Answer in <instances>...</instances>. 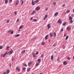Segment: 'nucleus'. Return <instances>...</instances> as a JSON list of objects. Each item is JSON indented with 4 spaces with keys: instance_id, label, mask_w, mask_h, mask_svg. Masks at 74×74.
Segmentation results:
<instances>
[{
    "instance_id": "nucleus-1",
    "label": "nucleus",
    "mask_w": 74,
    "mask_h": 74,
    "mask_svg": "<svg viewBox=\"0 0 74 74\" xmlns=\"http://www.w3.org/2000/svg\"><path fill=\"white\" fill-rule=\"evenodd\" d=\"M12 53H13V50H12L8 53V54L10 55H11Z\"/></svg>"
},
{
    "instance_id": "nucleus-2",
    "label": "nucleus",
    "mask_w": 74,
    "mask_h": 74,
    "mask_svg": "<svg viewBox=\"0 0 74 74\" xmlns=\"http://www.w3.org/2000/svg\"><path fill=\"white\" fill-rule=\"evenodd\" d=\"M58 22L60 24H62V22L61 21V19H59L58 21Z\"/></svg>"
},
{
    "instance_id": "nucleus-3",
    "label": "nucleus",
    "mask_w": 74,
    "mask_h": 74,
    "mask_svg": "<svg viewBox=\"0 0 74 74\" xmlns=\"http://www.w3.org/2000/svg\"><path fill=\"white\" fill-rule=\"evenodd\" d=\"M32 5H35L36 3V2H35V1H33V0H32Z\"/></svg>"
},
{
    "instance_id": "nucleus-4",
    "label": "nucleus",
    "mask_w": 74,
    "mask_h": 74,
    "mask_svg": "<svg viewBox=\"0 0 74 74\" xmlns=\"http://www.w3.org/2000/svg\"><path fill=\"white\" fill-rule=\"evenodd\" d=\"M49 36L50 37H53V34L52 32L50 33L49 34Z\"/></svg>"
},
{
    "instance_id": "nucleus-5",
    "label": "nucleus",
    "mask_w": 74,
    "mask_h": 74,
    "mask_svg": "<svg viewBox=\"0 0 74 74\" xmlns=\"http://www.w3.org/2000/svg\"><path fill=\"white\" fill-rule=\"evenodd\" d=\"M40 7H37L36 8H35V10L36 11H37V10H40Z\"/></svg>"
},
{
    "instance_id": "nucleus-6",
    "label": "nucleus",
    "mask_w": 74,
    "mask_h": 74,
    "mask_svg": "<svg viewBox=\"0 0 74 74\" xmlns=\"http://www.w3.org/2000/svg\"><path fill=\"white\" fill-rule=\"evenodd\" d=\"M66 30H68V31H69L70 30H71V27H67L66 28Z\"/></svg>"
},
{
    "instance_id": "nucleus-7",
    "label": "nucleus",
    "mask_w": 74,
    "mask_h": 74,
    "mask_svg": "<svg viewBox=\"0 0 74 74\" xmlns=\"http://www.w3.org/2000/svg\"><path fill=\"white\" fill-rule=\"evenodd\" d=\"M16 70L17 71H18L19 72L21 71L20 69H19V67H16Z\"/></svg>"
},
{
    "instance_id": "nucleus-8",
    "label": "nucleus",
    "mask_w": 74,
    "mask_h": 74,
    "mask_svg": "<svg viewBox=\"0 0 74 74\" xmlns=\"http://www.w3.org/2000/svg\"><path fill=\"white\" fill-rule=\"evenodd\" d=\"M32 63H33V62L31 61V62H28V66H30V65H31V64H32Z\"/></svg>"
},
{
    "instance_id": "nucleus-9",
    "label": "nucleus",
    "mask_w": 74,
    "mask_h": 74,
    "mask_svg": "<svg viewBox=\"0 0 74 74\" xmlns=\"http://www.w3.org/2000/svg\"><path fill=\"white\" fill-rule=\"evenodd\" d=\"M63 64L64 65H66V64H67V62H66V61H65L63 62Z\"/></svg>"
},
{
    "instance_id": "nucleus-10",
    "label": "nucleus",
    "mask_w": 74,
    "mask_h": 74,
    "mask_svg": "<svg viewBox=\"0 0 74 74\" xmlns=\"http://www.w3.org/2000/svg\"><path fill=\"white\" fill-rule=\"evenodd\" d=\"M25 52H26V50H24L21 52V53L23 54V53H25Z\"/></svg>"
},
{
    "instance_id": "nucleus-11",
    "label": "nucleus",
    "mask_w": 74,
    "mask_h": 74,
    "mask_svg": "<svg viewBox=\"0 0 74 74\" xmlns=\"http://www.w3.org/2000/svg\"><path fill=\"white\" fill-rule=\"evenodd\" d=\"M51 27V26H50V24H48L47 25V29H50Z\"/></svg>"
},
{
    "instance_id": "nucleus-12",
    "label": "nucleus",
    "mask_w": 74,
    "mask_h": 74,
    "mask_svg": "<svg viewBox=\"0 0 74 74\" xmlns=\"http://www.w3.org/2000/svg\"><path fill=\"white\" fill-rule=\"evenodd\" d=\"M58 14H59V13H58V12H56L54 14V16H57V15H58Z\"/></svg>"
},
{
    "instance_id": "nucleus-13",
    "label": "nucleus",
    "mask_w": 74,
    "mask_h": 74,
    "mask_svg": "<svg viewBox=\"0 0 74 74\" xmlns=\"http://www.w3.org/2000/svg\"><path fill=\"white\" fill-rule=\"evenodd\" d=\"M35 13H36V11L34 10L32 12L31 14H35Z\"/></svg>"
},
{
    "instance_id": "nucleus-14",
    "label": "nucleus",
    "mask_w": 74,
    "mask_h": 74,
    "mask_svg": "<svg viewBox=\"0 0 74 74\" xmlns=\"http://www.w3.org/2000/svg\"><path fill=\"white\" fill-rule=\"evenodd\" d=\"M53 35L54 37H56V32L54 33Z\"/></svg>"
},
{
    "instance_id": "nucleus-15",
    "label": "nucleus",
    "mask_w": 74,
    "mask_h": 74,
    "mask_svg": "<svg viewBox=\"0 0 74 74\" xmlns=\"http://www.w3.org/2000/svg\"><path fill=\"white\" fill-rule=\"evenodd\" d=\"M39 65H40V63H37L36 64L35 66L36 67H37V66H38Z\"/></svg>"
},
{
    "instance_id": "nucleus-16",
    "label": "nucleus",
    "mask_w": 74,
    "mask_h": 74,
    "mask_svg": "<svg viewBox=\"0 0 74 74\" xmlns=\"http://www.w3.org/2000/svg\"><path fill=\"white\" fill-rule=\"evenodd\" d=\"M69 21H71L73 20V18H72L71 16H70L69 17Z\"/></svg>"
},
{
    "instance_id": "nucleus-17",
    "label": "nucleus",
    "mask_w": 74,
    "mask_h": 74,
    "mask_svg": "<svg viewBox=\"0 0 74 74\" xmlns=\"http://www.w3.org/2000/svg\"><path fill=\"white\" fill-rule=\"evenodd\" d=\"M30 71V68H28L27 69V71L28 72H29V71Z\"/></svg>"
},
{
    "instance_id": "nucleus-18",
    "label": "nucleus",
    "mask_w": 74,
    "mask_h": 74,
    "mask_svg": "<svg viewBox=\"0 0 74 74\" xmlns=\"http://www.w3.org/2000/svg\"><path fill=\"white\" fill-rule=\"evenodd\" d=\"M41 59H38V63H40L41 62Z\"/></svg>"
},
{
    "instance_id": "nucleus-19",
    "label": "nucleus",
    "mask_w": 74,
    "mask_h": 74,
    "mask_svg": "<svg viewBox=\"0 0 74 74\" xmlns=\"http://www.w3.org/2000/svg\"><path fill=\"white\" fill-rule=\"evenodd\" d=\"M7 54V52H6L3 55V58L5 57V56Z\"/></svg>"
},
{
    "instance_id": "nucleus-20",
    "label": "nucleus",
    "mask_w": 74,
    "mask_h": 74,
    "mask_svg": "<svg viewBox=\"0 0 74 74\" xmlns=\"http://www.w3.org/2000/svg\"><path fill=\"white\" fill-rule=\"evenodd\" d=\"M20 2H22V3L21 4V5H23V4L24 1H23L22 0H21Z\"/></svg>"
},
{
    "instance_id": "nucleus-21",
    "label": "nucleus",
    "mask_w": 74,
    "mask_h": 74,
    "mask_svg": "<svg viewBox=\"0 0 74 74\" xmlns=\"http://www.w3.org/2000/svg\"><path fill=\"white\" fill-rule=\"evenodd\" d=\"M19 3V1L17 0L16 1V5H17V4H18V3Z\"/></svg>"
},
{
    "instance_id": "nucleus-22",
    "label": "nucleus",
    "mask_w": 74,
    "mask_h": 74,
    "mask_svg": "<svg viewBox=\"0 0 74 74\" xmlns=\"http://www.w3.org/2000/svg\"><path fill=\"white\" fill-rule=\"evenodd\" d=\"M35 2L36 4V3L39 2V0H36L35 1Z\"/></svg>"
},
{
    "instance_id": "nucleus-23",
    "label": "nucleus",
    "mask_w": 74,
    "mask_h": 74,
    "mask_svg": "<svg viewBox=\"0 0 74 74\" xmlns=\"http://www.w3.org/2000/svg\"><path fill=\"white\" fill-rule=\"evenodd\" d=\"M48 35H47L45 37V40H47V39L48 38Z\"/></svg>"
},
{
    "instance_id": "nucleus-24",
    "label": "nucleus",
    "mask_w": 74,
    "mask_h": 74,
    "mask_svg": "<svg viewBox=\"0 0 74 74\" xmlns=\"http://www.w3.org/2000/svg\"><path fill=\"white\" fill-rule=\"evenodd\" d=\"M20 36V34H18L17 35H16L15 36V37H19Z\"/></svg>"
},
{
    "instance_id": "nucleus-25",
    "label": "nucleus",
    "mask_w": 74,
    "mask_h": 74,
    "mask_svg": "<svg viewBox=\"0 0 74 74\" xmlns=\"http://www.w3.org/2000/svg\"><path fill=\"white\" fill-rule=\"evenodd\" d=\"M3 46L2 45L0 46V49H3Z\"/></svg>"
},
{
    "instance_id": "nucleus-26",
    "label": "nucleus",
    "mask_w": 74,
    "mask_h": 74,
    "mask_svg": "<svg viewBox=\"0 0 74 74\" xmlns=\"http://www.w3.org/2000/svg\"><path fill=\"white\" fill-rule=\"evenodd\" d=\"M66 22H65L63 23L62 25L64 26L66 25Z\"/></svg>"
},
{
    "instance_id": "nucleus-27",
    "label": "nucleus",
    "mask_w": 74,
    "mask_h": 74,
    "mask_svg": "<svg viewBox=\"0 0 74 74\" xmlns=\"http://www.w3.org/2000/svg\"><path fill=\"white\" fill-rule=\"evenodd\" d=\"M33 56L34 58H36V56L34 53H33Z\"/></svg>"
},
{
    "instance_id": "nucleus-28",
    "label": "nucleus",
    "mask_w": 74,
    "mask_h": 74,
    "mask_svg": "<svg viewBox=\"0 0 74 74\" xmlns=\"http://www.w3.org/2000/svg\"><path fill=\"white\" fill-rule=\"evenodd\" d=\"M10 48V46H7L6 47L7 50H9V48Z\"/></svg>"
},
{
    "instance_id": "nucleus-29",
    "label": "nucleus",
    "mask_w": 74,
    "mask_h": 74,
    "mask_svg": "<svg viewBox=\"0 0 74 74\" xmlns=\"http://www.w3.org/2000/svg\"><path fill=\"white\" fill-rule=\"evenodd\" d=\"M6 73H7V74H8L10 73V70H7Z\"/></svg>"
},
{
    "instance_id": "nucleus-30",
    "label": "nucleus",
    "mask_w": 74,
    "mask_h": 74,
    "mask_svg": "<svg viewBox=\"0 0 74 74\" xmlns=\"http://www.w3.org/2000/svg\"><path fill=\"white\" fill-rule=\"evenodd\" d=\"M12 1V0H9V3H11Z\"/></svg>"
},
{
    "instance_id": "nucleus-31",
    "label": "nucleus",
    "mask_w": 74,
    "mask_h": 74,
    "mask_svg": "<svg viewBox=\"0 0 74 74\" xmlns=\"http://www.w3.org/2000/svg\"><path fill=\"white\" fill-rule=\"evenodd\" d=\"M69 38V36H66L65 39L66 40H67Z\"/></svg>"
},
{
    "instance_id": "nucleus-32",
    "label": "nucleus",
    "mask_w": 74,
    "mask_h": 74,
    "mask_svg": "<svg viewBox=\"0 0 74 74\" xmlns=\"http://www.w3.org/2000/svg\"><path fill=\"white\" fill-rule=\"evenodd\" d=\"M53 55H52L51 57V60H53Z\"/></svg>"
},
{
    "instance_id": "nucleus-33",
    "label": "nucleus",
    "mask_w": 74,
    "mask_h": 74,
    "mask_svg": "<svg viewBox=\"0 0 74 74\" xmlns=\"http://www.w3.org/2000/svg\"><path fill=\"white\" fill-rule=\"evenodd\" d=\"M23 65L25 67H27V65L26 64H24Z\"/></svg>"
},
{
    "instance_id": "nucleus-34",
    "label": "nucleus",
    "mask_w": 74,
    "mask_h": 74,
    "mask_svg": "<svg viewBox=\"0 0 74 74\" xmlns=\"http://www.w3.org/2000/svg\"><path fill=\"white\" fill-rule=\"evenodd\" d=\"M62 48L63 49H65V46L64 45L62 46Z\"/></svg>"
},
{
    "instance_id": "nucleus-35",
    "label": "nucleus",
    "mask_w": 74,
    "mask_h": 74,
    "mask_svg": "<svg viewBox=\"0 0 74 74\" xmlns=\"http://www.w3.org/2000/svg\"><path fill=\"white\" fill-rule=\"evenodd\" d=\"M5 3H8V0H5Z\"/></svg>"
},
{
    "instance_id": "nucleus-36",
    "label": "nucleus",
    "mask_w": 74,
    "mask_h": 74,
    "mask_svg": "<svg viewBox=\"0 0 74 74\" xmlns=\"http://www.w3.org/2000/svg\"><path fill=\"white\" fill-rule=\"evenodd\" d=\"M33 21L34 22H36V21H37V20L36 19H33Z\"/></svg>"
},
{
    "instance_id": "nucleus-37",
    "label": "nucleus",
    "mask_w": 74,
    "mask_h": 74,
    "mask_svg": "<svg viewBox=\"0 0 74 74\" xmlns=\"http://www.w3.org/2000/svg\"><path fill=\"white\" fill-rule=\"evenodd\" d=\"M66 12H67V13H69L70 12V10H67Z\"/></svg>"
},
{
    "instance_id": "nucleus-38",
    "label": "nucleus",
    "mask_w": 74,
    "mask_h": 74,
    "mask_svg": "<svg viewBox=\"0 0 74 74\" xmlns=\"http://www.w3.org/2000/svg\"><path fill=\"white\" fill-rule=\"evenodd\" d=\"M22 26H23V25H21V26L19 27V28L20 29H22Z\"/></svg>"
},
{
    "instance_id": "nucleus-39",
    "label": "nucleus",
    "mask_w": 74,
    "mask_h": 74,
    "mask_svg": "<svg viewBox=\"0 0 74 74\" xmlns=\"http://www.w3.org/2000/svg\"><path fill=\"white\" fill-rule=\"evenodd\" d=\"M70 23H73V21L72 20H70Z\"/></svg>"
},
{
    "instance_id": "nucleus-40",
    "label": "nucleus",
    "mask_w": 74,
    "mask_h": 74,
    "mask_svg": "<svg viewBox=\"0 0 74 74\" xmlns=\"http://www.w3.org/2000/svg\"><path fill=\"white\" fill-rule=\"evenodd\" d=\"M23 70H26V68L25 67L23 68Z\"/></svg>"
},
{
    "instance_id": "nucleus-41",
    "label": "nucleus",
    "mask_w": 74,
    "mask_h": 74,
    "mask_svg": "<svg viewBox=\"0 0 74 74\" xmlns=\"http://www.w3.org/2000/svg\"><path fill=\"white\" fill-rule=\"evenodd\" d=\"M47 17H48V15H46L45 16V18H47Z\"/></svg>"
},
{
    "instance_id": "nucleus-42",
    "label": "nucleus",
    "mask_w": 74,
    "mask_h": 74,
    "mask_svg": "<svg viewBox=\"0 0 74 74\" xmlns=\"http://www.w3.org/2000/svg\"><path fill=\"white\" fill-rule=\"evenodd\" d=\"M12 61H13V60H14V56L12 57Z\"/></svg>"
},
{
    "instance_id": "nucleus-43",
    "label": "nucleus",
    "mask_w": 74,
    "mask_h": 74,
    "mask_svg": "<svg viewBox=\"0 0 74 74\" xmlns=\"http://www.w3.org/2000/svg\"><path fill=\"white\" fill-rule=\"evenodd\" d=\"M10 21V20H7V23H9V21Z\"/></svg>"
},
{
    "instance_id": "nucleus-44",
    "label": "nucleus",
    "mask_w": 74,
    "mask_h": 74,
    "mask_svg": "<svg viewBox=\"0 0 74 74\" xmlns=\"http://www.w3.org/2000/svg\"><path fill=\"white\" fill-rule=\"evenodd\" d=\"M11 34H13V33H14V31H12L11 32Z\"/></svg>"
},
{
    "instance_id": "nucleus-45",
    "label": "nucleus",
    "mask_w": 74,
    "mask_h": 74,
    "mask_svg": "<svg viewBox=\"0 0 74 74\" xmlns=\"http://www.w3.org/2000/svg\"><path fill=\"white\" fill-rule=\"evenodd\" d=\"M67 59L68 60H70V57H68Z\"/></svg>"
},
{
    "instance_id": "nucleus-46",
    "label": "nucleus",
    "mask_w": 74,
    "mask_h": 74,
    "mask_svg": "<svg viewBox=\"0 0 74 74\" xmlns=\"http://www.w3.org/2000/svg\"><path fill=\"white\" fill-rule=\"evenodd\" d=\"M61 32H63V29L62 28L61 30Z\"/></svg>"
},
{
    "instance_id": "nucleus-47",
    "label": "nucleus",
    "mask_w": 74,
    "mask_h": 74,
    "mask_svg": "<svg viewBox=\"0 0 74 74\" xmlns=\"http://www.w3.org/2000/svg\"><path fill=\"white\" fill-rule=\"evenodd\" d=\"M19 21V18H18L17 20L16 21V22H18Z\"/></svg>"
},
{
    "instance_id": "nucleus-48",
    "label": "nucleus",
    "mask_w": 74,
    "mask_h": 74,
    "mask_svg": "<svg viewBox=\"0 0 74 74\" xmlns=\"http://www.w3.org/2000/svg\"><path fill=\"white\" fill-rule=\"evenodd\" d=\"M53 5H56V2H55L53 3Z\"/></svg>"
},
{
    "instance_id": "nucleus-49",
    "label": "nucleus",
    "mask_w": 74,
    "mask_h": 74,
    "mask_svg": "<svg viewBox=\"0 0 74 74\" xmlns=\"http://www.w3.org/2000/svg\"><path fill=\"white\" fill-rule=\"evenodd\" d=\"M71 16H72V17H74V15H73V14H71Z\"/></svg>"
},
{
    "instance_id": "nucleus-50",
    "label": "nucleus",
    "mask_w": 74,
    "mask_h": 74,
    "mask_svg": "<svg viewBox=\"0 0 74 74\" xmlns=\"http://www.w3.org/2000/svg\"><path fill=\"white\" fill-rule=\"evenodd\" d=\"M41 44H42V45H44V42H42Z\"/></svg>"
},
{
    "instance_id": "nucleus-51",
    "label": "nucleus",
    "mask_w": 74,
    "mask_h": 74,
    "mask_svg": "<svg viewBox=\"0 0 74 74\" xmlns=\"http://www.w3.org/2000/svg\"><path fill=\"white\" fill-rule=\"evenodd\" d=\"M32 19H33V17H31L30 19V21H32Z\"/></svg>"
},
{
    "instance_id": "nucleus-52",
    "label": "nucleus",
    "mask_w": 74,
    "mask_h": 74,
    "mask_svg": "<svg viewBox=\"0 0 74 74\" xmlns=\"http://www.w3.org/2000/svg\"><path fill=\"white\" fill-rule=\"evenodd\" d=\"M65 4H64V5H63L62 7H64L65 6Z\"/></svg>"
},
{
    "instance_id": "nucleus-53",
    "label": "nucleus",
    "mask_w": 74,
    "mask_h": 74,
    "mask_svg": "<svg viewBox=\"0 0 74 74\" xmlns=\"http://www.w3.org/2000/svg\"><path fill=\"white\" fill-rule=\"evenodd\" d=\"M11 32V30H8V33H10V32Z\"/></svg>"
},
{
    "instance_id": "nucleus-54",
    "label": "nucleus",
    "mask_w": 74,
    "mask_h": 74,
    "mask_svg": "<svg viewBox=\"0 0 74 74\" xmlns=\"http://www.w3.org/2000/svg\"><path fill=\"white\" fill-rule=\"evenodd\" d=\"M38 52H37L36 53V55H38Z\"/></svg>"
},
{
    "instance_id": "nucleus-55",
    "label": "nucleus",
    "mask_w": 74,
    "mask_h": 74,
    "mask_svg": "<svg viewBox=\"0 0 74 74\" xmlns=\"http://www.w3.org/2000/svg\"><path fill=\"white\" fill-rule=\"evenodd\" d=\"M1 56H3V54H2L1 55Z\"/></svg>"
},
{
    "instance_id": "nucleus-56",
    "label": "nucleus",
    "mask_w": 74,
    "mask_h": 74,
    "mask_svg": "<svg viewBox=\"0 0 74 74\" xmlns=\"http://www.w3.org/2000/svg\"><path fill=\"white\" fill-rule=\"evenodd\" d=\"M53 47H55V46H56V45H55V44H54V45H53Z\"/></svg>"
},
{
    "instance_id": "nucleus-57",
    "label": "nucleus",
    "mask_w": 74,
    "mask_h": 74,
    "mask_svg": "<svg viewBox=\"0 0 74 74\" xmlns=\"http://www.w3.org/2000/svg\"><path fill=\"white\" fill-rule=\"evenodd\" d=\"M45 19H46V18L45 17L44 19V21H45Z\"/></svg>"
},
{
    "instance_id": "nucleus-58",
    "label": "nucleus",
    "mask_w": 74,
    "mask_h": 74,
    "mask_svg": "<svg viewBox=\"0 0 74 74\" xmlns=\"http://www.w3.org/2000/svg\"><path fill=\"white\" fill-rule=\"evenodd\" d=\"M16 13H17L16 12H14V14H15H15H16Z\"/></svg>"
},
{
    "instance_id": "nucleus-59",
    "label": "nucleus",
    "mask_w": 74,
    "mask_h": 74,
    "mask_svg": "<svg viewBox=\"0 0 74 74\" xmlns=\"http://www.w3.org/2000/svg\"><path fill=\"white\" fill-rule=\"evenodd\" d=\"M64 37H66V34H65L64 35Z\"/></svg>"
},
{
    "instance_id": "nucleus-60",
    "label": "nucleus",
    "mask_w": 74,
    "mask_h": 74,
    "mask_svg": "<svg viewBox=\"0 0 74 74\" xmlns=\"http://www.w3.org/2000/svg\"><path fill=\"white\" fill-rule=\"evenodd\" d=\"M73 60H74V56H73Z\"/></svg>"
},
{
    "instance_id": "nucleus-61",
    "label": "nucleus",
    "mask_w": 74,
    "mask_h": 74,
    "mask_svg": "<svg viewBox=\"0 0 74 74\" xmlns=\"http://www.w3.org/2000/svg\"><path fill=\"white\" fill-rule=\"evenodd\" d=\"M43 54H42L41 55V57H43Z\"/></svg>"
},
{
    "instance_id": "nucleus-62",
    "label": "nucleus",
    "mask_w": 74,
    "mask_h": 74,
    "mask_svg": "<svg viewBox=\"0 0 74 74\" xmlns=\"http://www.w3.org/2000/svg\"><path fill=\"white\" fill-rule=\"evenodd\" d=\"M6 74V72H5L4 73H3V74Z\"/></svg>"
},
{
    "instance_id": "nucleus-63",
    "label": "nucleus",
    "mask_w": 74,
    "mask_h": 74,
    "mask_svg": "<svg viewBox=\"0 0 74 74\" xmlns=\"http://www.w3.org/2000/svg\"><path fill=\"white\" fill-rule=\"evenodd\" d=\"M48 10V9H46L45 10V11H47Z\"/></svg>"
},
{
    "instance_id": "nucleus-64",
    "label": "nucleus",
    "mask_w": 74,
    "mask_h": 74,
    "mask_svg": "<svg viewBox=\"0 0 74 74\" xmlns=\"http://www.w3.org/2000/svg\"><path fill=\"white\" fill-rule=\"evenodd\" d=\"M10 66H11V64H10Z\"/></svg>"
}]
</instances>
